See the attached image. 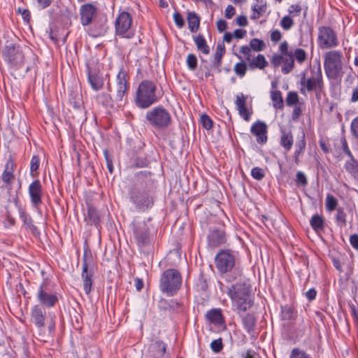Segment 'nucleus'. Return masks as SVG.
<instances>
[{
  "instance_id": "22",
  "label": "nucleus",
  "mask_w": 358,
  "mask_h": 358,
  "mask_svg": "<svg viewBox=\"0 0 358 358\" xmlns=\"http://www.w3.org/2000/svg\"><path fill=\"white\" fill-rule=\"evenodd\" d=\"M280 145L285 152H289L294 144V136L290 129L281 127L280 129Z\"/></svg>"
},
{
  "instance_id": "33",
  "label": "nucleus",
  "mask_w": 358,
  "mask_h": 358,
  "mask_svg": "<svg viewBox=\"0 0 358 358\" xmlns=\"http://www.w3.org/2000/svg\"><path fill=\"white\" fill-rule=\"evenodd\" d=\"M96 99L99 103H101L103 106L108 108H113L114 107V97L111 96L110 94L102 92L97 95Z\"/></svg>"
},
{
  "instance_id": "32",
  "label": "nucleus",
  "mask_w": 358,
  "mask_h": 358,
  "mask_svg": "<svg viewBox=\"0 0 358 358\" xmlns=\"http://www.w3.org/2000/svg\"><path fill=\"white\" fill-rule=\"evenodd\" d=\"M194 43L196 45L197 49L202 52L205 55H208L210 52V48L207 45L206 41L203 35L199 34L194 37Z\"/></svg>"
},
{
  "instance_id": "43",
  "label": "nucleus",
  "mask_w": 358,
  "mask_h": 358,
  "mask_svg": "<svg viewBox=\"0 0 358 358\" xmlns=\"http://www.w3.org/2000/svg\"><path fill=\"white\" fill-rule=\"evenodd\" d=\"M200 122L202 126L207 130L212 129L213 126L212 119L206 114H202L201 115Z\"/></svg>"
},
{
  "instance_id": "20",
  "label": "nucleus",
  "mask_w": 358,
  "mask_h": 358,
  "mask_svg": "<svg viewBox=\"0 0 358 358\" xmlns=\"http://www.w3.org/2000/svg\"><path fill=\"white\" fill-rule=\"evenodd\" d=\"M28 192L32 206L38 209L42 203L43 187L39 180H34L28 187Z\"/></svg>"
},
{
  "instance_id": "6",
  "label": "nucleus",
  "mask_w": 358,
  "mask_h": 358,
  "mask_svg": "<svg viewBox=\"0 0 358 358\" xmlns=\"http://www.w3.org/2000/svg\"><path fill=\"white\" fill-rule=\"evenodd\" d=\"M145 119L152 127L158 129L168 128L172 122L171 114L162 106L148 110L145 114Z\"/></svg>"
},
{
  "instance_id": "5",
  "label": "nucleus",
  "mask_w": 358,
  "mask_h": 358,
  "mask_svg": "<svg viewBox=\"0 0 358 358\" xmlns=\"http://www.w3.org/2000/svg\"><path fill=\"white\" fill-rule=\"evenodd\" d=\"M182 277L180 272L174 268L166 270L160 279V289L169 296H173L180 289Z\"/></svg>"
},
{
  "instance_id": "26",
  "label": "nucleus",
  "mask_w": 358,
  "mask_h": 358,
  "mask_svg": "<svg viewBox=\"0 0 358 358\" xmlns=\"http://www.w3.org/2000/svg\"><path fill=\"white\" fill-rule=\"evenodd\" d=\"M206 319L211 323L222 325L224 323L222 311L220 308H213L206 314Z\"/></svg>"
},
{
  "instance_id": "8",
  "label": "nucleus",
  "mask_w": 358,
  "mask_h": 358,
  "mask_svg": "<svg viewBox=\"0 0 358 358\" xmlns=\"http://www.w3.org/2000/svg\"><path fill=\"white\" fill-rule=\"evenodd\" d=\"M312 76L310 78H306L305 73H303L300 85V92L302 94H306V92H315L320 93L324 88V83L322 78V73L320 64H318L317 71L312 70Z\"/></svg>"
},
{
  "instance_id": "11",
  "label": "nucleus",
  "mask_w": 358,
  "mask_h": 358,
  "mask_svg": "<svg viewBox=\"0 0 358 358\" xmlns=\"http://www.w3.org/2000/svg\"><path fill=\"white\" fill-rule=\"evenodd\" d=\"M129 88L127 72L121 68L116 76L115 90L113 94L117 106H121L127 101V94Z\"/></svg>"
},
{
  "instance_id": "44",
  "label": "nucleus",
  "mask_w": 358,
  "mask_h": 358,
  "mask_svg": "<svg viewBox=\"0 0 358 358\" xmlns=\"http://www.w3.org/2000/svg\"><path fill=\"white\" fill-rule=\"evenodd\" d=\"M299 102V96L296 92H289L286 98V103L289 106L296 105Z\"/></svg>"
},
{
  "instance_id": "30",
  "label": "nucleus",
  "mask_w": 358,
  "mask_h": 358,
  "mask_svg": "<svg viewBox=\"0 0 358 358\" xmlns=\"http://www.w3.org/2000/svg\"><path fill=\"white\" fill-rule=\"evenodd\" d=\"M297 317V312L294 307L285 305L281 308V317L283 320H294Z\"/></svg>"
},
{
  "instance_id": "13",
  "label": "nucleus",
  "mask_w": 358,
  "mask_h": 358,
  "mask_svg": "<svg viewBox=\"0 0 358 358\" xmlns=\"http://www.w3.org/2000/svg\"><path fill=\"white\" fill-rule=\"evenodd\" d=\"M132 18L127 12H122L115 20V27L117 35L122 37L131 38L134 32L131 29Z\"/></svg>"
},
{
  "instance_id": "64",
  "label": "nucleus",
  "mask_w": 358,
  "mask_h": 358,
  "mask_svg": "<svg viewBox=\"0 0 358 358\" xmlns=\"http://www.w3.org/2000/svg\"><path fill=\"white\" fill-rule=\"evenodd\" d=\"M350 243L353 248L358 250V235L355 234L350 236Z\"/></svg>"
},
{
  "instance_id": "34",
  "label": "nucleus",
  "mask_w": 358,
  "mask_h": 358,
  "mask_svg": "<svg viewBox=\"0 0 358 358\" xmlns=\"http://www.w3.org/2000/svg\"><path fill=\"white\" fill-rule=\"evenodd\" d=\"M310 224L314 231H321L324 227V219L318 214L313 215L310 220Z\"/></svg>"
},
{
  "instance_id": "24",
  "label": "nucleus",
  "mask_w": 358,
  "mask_h": 358,
  "mask_svg": "<svg viewBox=\"0 0 358 358\" xmlns=\"http://www.w3.org/2000/svg\"><path fill=\"white\" fill-rule=\"evenodd\" d=\"M15 166L13 160L10 157L5 164V169L1 176L2 180L7 185L11 184L15 178L13 174Z\"/></svg>"
},
{
  "instance_id": "19",
  "label": "nucleus",
  "mask_w": 358,
  "mask_h": 358,
  "mask_svg": "<svg viewBox=\"0 0 358 358\" xmlns=\"http://www.w3.org/2000/svg\"><path fill=\"white\" fill-rule=\"evenodd\" d=\"M208 245L210 248H217L227 242V237L224 229L221 227H213L208 234Z\"/></svg>"
},
{
  "instance_id": "52",
  "label": "nucleus",
  "mask_w": 358,
  "mask_h": 358,
  "mask_svg": "<svg viewBox=\"0 0 358 358\" xmlns=\"http://www.w3.org/2000/svg\"><path fill=\"white\" fill-rule=\"evenodd\" d=\"M264 10H265V6H257V5H255L252 7L253 13L250 16L251 19L252 20H257V19H259L260 17V16H261V13L262 12H264Z\"/></svg>"
},
{
  "instance_id": "1",
  "label": "nucleus",
  "mask_w": 358,
  "mask_h": 358,
  "mask_svg": "<svg viewBox=\"0 0 358 358\" xmlns=\"http://www.w3.org/2000/svg\"><path fill=\"white\" fill-rule=\"evenodd\" d=\"M227 294L239 315L246 312L253 305L250 286L246 282H239L231 285L228 288Z\"/></svg>"
},
{
  "instance_id": "2",
  "label": "nucleus",
  "mask_w": 358,
  "mask_h": 358,
  "mask_svg": "<svg viewBox=\"0 0 358 358\" xmlns=\"http://www.w3.org/2000/svg\"><path fill=\"white\" fill-rule=\"evenodd\" d=\"M157 86L151 80H143L136 92L134 102L141 109H146L157 103L159 96L157 94Z\"/></svg>"
},
{
  "instance_id": "4",
  "label": "nucleus",
  "mask_w": 358,
  "mask_h": 358,
  "mask_svg": "<svg viewBox=\"0 0 358 358\" xmlns=\"http://www.w3.org/2000/svg\"><path fill=\"white\" fill-rule=\"evenodd\" d=\"M343 56L341 51L331 50L324 56V68L327 76L329 79L341 78L343 74Z\"/></svg>"
},
{
  "instance_id": "48",
  "label": "nucleus",
  "mask_w": 358,
  "mask_h": 358,
  "mask_svg": "<svg viewBox=\"0 0 358 358\" xmlns=\"http://www.w3.org/2000/svg\"><path fill=\"white\" fill-rule=\"evenodd\" d=\"M187 65L191 71H194L197 68V58L194 54L187 55Z\"/></svg>"
},
{
  "instance_id": "63",
  "label": "nucleus",
  "mask_w": 358,
  "mask_h": 358,
  "mask_svg": "<svg viewBox=\"0 0 358 358\" xmlns=\"http://www.w3.org/2000/svg\"><path fill=\"white\" fill-rule=\"evenodd\" d=\"M236 13L235 8L231 5H228L225 9L224 15L227 19H231Z\"/></svg>"
},
{
  "instance_id": "55",
  "label": "nucleus",
  "mask_w": 358,
  "mask_h": 358,
  "mask_svg": "<svg viewBox=\"0 0 358 358\" xmlns=\"http://www.w3.org/2000/svg\"><path fill=\"white\" fill-rule=\"evenodd\" d=\"M173 20H174V22H175L176 26L178 28H182L184 27L185 21H184V19H183L182 15L179 12H178V11L175 12L173 13Z\"/></svg>"
},
{
  "instance_id": "59",
  "label": "nucleus",
  "mask_w": 358,
  "mask_h": 358,
  "mask_svg": "<svg viewBox=\"0 0 358 358\" xmlns=\"http://www.w3.org/2000/svg\"><path fill=\"white\" fill-rule=\"evenodd\" d=\"M239 115L245 120L249 121L250 120V116L252 113L248 110L247 107L242 108L238 110Z\"/></svg>"
},
{
  "instance_id": "42",
  "label": "nucleus",
  "mask_w": 358,
  "mask_h": 358,
  "mask_svg": "<svg viewBox=\"0 0 358 358\" xmlns=\"http://www.w3.org/2000/svg\"><path fill=\"white\" fill-rule=\"evenodd\" d=\"M294 59L296 58L299 64H303L307 59V54L306 51L301 48H296L293 52Z\"/></svg>"
},
{
  "instance_id": "36",
  "label": "nucleus",
  "mask_w": 358,
  "mask_h": 358,
  "mask_svg": "<svg viewBox=\"0 0 358 358\" xmlns=\"http://www.w3.org/2000/svg\"><path fill=\"white\" fill-rule=\"evenodd\" d=\"M87 219L90 224L97 225L100 221L97 210L92 206H89L87 208Z\"/></svg>"
},
{
  "instance_id": "41",
  "label": "nucleus",
  "mask_w": 358,
  "mask_h": 358,
  "mask_svg": "<svg viewBox=\"0 0 358 358\" xmlns=\"http://www.w3.org/2000/svg\"><path fill=\"white\" fill-rule=\"evenodd\" d=\"M306 145V141L305 138V134L304 132H303L301 138L297 141L295 143V150L294 154H295V155H301L303 153V150H305Z\"/></svg>"
},
{
  "instance_id": "25",
  "label": "nucleus",
  "mask_w": 358,
  "mask_h": 358,
  "mask_svg": "<svg viewBox=\"0 0 358 358\" xmlns=\"http://www.w3.org/2000/svg\"><path fill=\"white\" fill-rule=\"evenodd\" d=\"M18 211L20 217L23 222L24 226L27 229H29L33 234H36L38 232L37 227L33 224V220L31 216L27 213L25 210L20 206H18Z\"/></svg>"
},
{
  "instance_id": "28",
  "label": "nucleus",
  "mask_w": 358,
  "mask_h": 358,
  "mask_svg": "<svg viewBox=\"0 0 358 358\" xmlns=\"http://www.w3.org/2000/svg\"><path fill=\"white\" fill-rule=\"evenodd\" d=\"M187 20L190 31L196 32L200 24V19L197 14L194 12H188Z\"/></svg>"
},
{
  "instance_id": "51",
  "label": "nucleus",
  "mask_w": 358,
  "mask_h": 358,
  "mask_svg": "<svg viewBox=\"0 0 358 358\" xmlns=\"http://www.w3.org/2000/svg\"><path fill=\"white\" fill-rule=\"evenodd\" d=\"M246 101L247 97L243 94L236 95L235 104L236 106L237 110L245 107Z\"/></svg>"
},
{
  "instance_id": "38",
  "label": "nucleus",
  "mask_w": 358,
  "mask_h": 358,
  "mask_svg": "<svg viewBox=\"0 0 358 358\" xmlns=\"http://www.w3.org/2000/svg\"><path fill=\"white\" fill-rule=\"evenodd\" d=\"M225 53V48L224 45H217L216 52L214 57V66L219 68L222 64V58Z\"/></svg>"
},
{
  "instance_id": "15",
  "label": "nucleus",
  "mask_w": 358,
  "mask_h": 358,
  "mask_svg": "<svg viewBox=\"0 0 358 358\" xmlns=\"http://www.w3.org/2000/svg\"><path fill=\"white\" fill-rule=\"evenodd\" d=\"M134 239L139 248L145 247L150 243V230L145 222L133 223Z\"/></svg>"
},
{
  "instance_id": "58",
  "label": "nucleus",
  "mask_w": 358,
  "mask_h": 358,
  "mask_svg": "<svg viewBox=\"0 0 358 358\" xmlns=\"http://www.w3.org/2000/svg\"><path fill=\"white\" fill-rule=\"evenodd\" d=\"M350 131L353 136L358 138V116L352 120L350 125Z\"/></svg>"
},
{
  "instance_id": "27",
  "label": "nucleus",
  "mask_w": 358,
  "mask_h": 358,
  "mask_svg": "<svg viewBox=\"0 0 358 358\" xmlns=\"http://www.w3.org/2000/svg\"><path fill=\"white\" fill-rule=\"evenodd\" d=\"M87 76L88 81L92 89L97 91L103 87V78L95 71H92L89 66H87Z\"/></svg>"
},
{
  "instance_id": "56",
  "label": "nucleus",
  "mask_w": 358,
  "mask_h": 358,
  "mask_svg": "<svg viewBox=\"0 0 358 358\" xmlns=\"http://www.w3.org/2000/svg\"><path fill=\"white\" fill-rule=\"evenodd\" d=\"M296 182L301 186H306L308 184V180L306 175L301 172L298 171L296 175Z\"/></svg>"
},
{
  "instance_id": "7",
  "label": "nucleus",
  "mask_w": 358,
  "mask_h": 358,
  "mask_svg": "<svg viewBox=\"0 0 358 358\" xmlns=\"http://www.w3.org/2000/svg\"><path fill=\"white\" fill-rule=\"evenodd\" d=\"M280 55L274 54L271 59V62L274 67L282 66V72L284 74H288L294 67V59L292 51L289 50L288 43L285 41L279 46Z\"/></svg>"
},
{
  "instance_id": "61",
  "label": "nucleus",
  "mask_w": 358,
  "mask_h": 358,
  "mask_svg": "<svg viewBox=\"0 0 358 358\" xmlns=\"http://www.w3.org/2000/svg\"><path fill=\"white\" fill-rule=\"evenodd\" d=\"M301 6L298 4L291 5L289 8L288 12L289 14H292L293 16L298 15L301 11Z\"/></svg>"
},
{
  "instance_id": "57",
  "label": "nucleus",
  "mask_w": 358,
  "mask_h": 358,
  "mask_svg": "<svg viewBox=\"0 0 358 358\" xmlns=\"http://www.w3.org/2000/svg\"><path fill=\"white\" fill-rule=\"evenodd\" d=\"M104 157L106 158L107 167L110 173L113 171V159L112 157L110 155L108 151L107 150H105L103 151Z\"/></svg>"
},
{
  "instance_id": "47",
  "label": "nucleus",
  "mask_w": 358,
  "mask_h": 358,
  "mask_svg": "<svg viewBox=\"0 0 358 358\" xmlns=\"http://www.w3.org/2000/svg\"><path fill=\"white\" fill-rule=\"evenodd\" d=\"M236 74L240 77H243L247 71V65L244 62L237 63L234 66Z\"/></svg>"
},
{
  "instance_id": "3",
  "label": "nucleus",
  "mask_w": 358,
  "mask_h": 358,
  "mask_svg": "<svg viewBox=\"0 0 358 358\" xmlns=\"http://www.w3.org/2000/svg\"><path fill=\"white\" fill-rule=\"evenodd\" d=\"M31 322L38 329L40 335H52L55 329V315L46 313L39 306H34L31 313Z\"/></svg>"
},
{
  "instance_id": "40",
  "label": "nucleus",
  "mask_w": 358,
  "mask_h": 358,
  "mask_svg": "<svg viewBox=\"0 0 358 358\" xmlns=\"http://www.w3.org/2000/svg\"><path fill=\"white\" fill-rule=\"evenodd\" d=\"M325 204L327 210L331 212L337 209L338 200L332 194H328L326 198Z\"/></svg>"
},
{
  "instance_id": "35",
  "label": "nucleus",
  "mask_w": 358,
  "mask_h": 358,
  "mask_svg": "<svg viewBox=\"0 0 358 358\" xmlns=\"http://www.w3.org/2000/svg\"><path fill=\"white\" fill-rule=\"evenodd\" d=\"M271 98L273 101V106L276 109H282L284 107L282 93L279 90L271 91Z\"/></svg>"
},
{
  "instance_id": "21",
  "label": "nucleus",
  "mask_w": 358,
  "mask_h": 358,
  "mask_svg": "<svg viewBox=\"0 0 358 358\" xmlns=\"http://www.w3.org/2000/svg\"><path fill=\"white\" fill-rule=\"evenodd\" d=\"M250 132L257 136V142L259 144L266 143L267 126L264 122L257 121L255 122L250 128Z\"/></svg>"
},
{
  "instance_id": "12",
  "label": "nucleus",
  "mask_w": 358,
  "mask_h": 358,
  "mask_svg": "<svg viewBox=\"0 0 358 358\" xmlns=\"http://www.w3.org/2000/svg\"><path fill=\"white\" fill-rule=\"evenodd\" d=\"M2 56L13 66L20 67L24 62L22 49L17 44L7 43L2 50Z\"/></svg>"
},
{
  "instance_id": "50",
  "label": "nucleus",
  "mask_w": 358,
  "mask_h": 358,
  "mask_svg": "<svg viewBox=\"0 0 358 358\" xmlns=\"http://www.w3.org/2000/svg\"><path fill=\"white\" fill-rule=\"evenodd\" d=\"M40 166V159L37 155H34L31 159L30 163V171L33 177H34V173L36 172Z\"/></svg>"
},
{
  "instance_id": "16",
  "label": "nucleus",
  "mask_w": 358,
  "mask_h": 358,
  "mask_svg": "<svg viewBox=\"0 0 358 358\" xmlns=\"http://www.w3.org/2000/svg\"><path fill=\"white\" fill-rule=\"evenodd\" d=\"M36 297L39 303L43 306L48 308L54 307L59 301L58 294L57 292H48L45 282H43L40 285Z\"/></svg>"
},
{
  "instance_id": "17",
  "label": "nucleus",
  "mask_w": 358,
  "mask_h": 358,
  "mask_svg": "<svg viewBox=\"0 0 358 358\" xmlns=\"http://www.w3.org/2000/svg\"><path fill=\"white\" fill-rule=\"evenodd\" d=\"M83 260V263L81 277L83 281L85 292L87 294H89L91 292L92 287V278L93 276V272L92 271L88 270L90 262L92 260V255L90 254H87V251H85Z\"/></svg>"
},
{
  "instance_id": "29",
  "label": "nucleus",
  "mask_w": 358,
  "mask_h": 358,
  "mask_svg": "<svg viewBox=\"0 0 358 358\" xmlns=\"http://www.w3.org/2000/svg\"><path fill=\"white\" fill-rule=\"evenodd\" d=\"M344 167L346 171L358 181V162L355 157L347 160Z\"/></svg>"
},
{
  "instance_id": "31",
  "label": "nucleus",
  "mask_w": 358,
  "mask_h": 358,
  "mask_svg": "<svg viewBox=\"0 0 358 358\" xmlns=\"http://www.w3.org/2000/svg\"><path fill=\"white\" fill-rule=\"evenodd\" d=\"M268 62L263 55H258L256 58L250 59L249 62V66L251 69H264L268 66Z\"/></svg>"
},
{
  "instance_id": "49",
  "label": "nucleus",
  "mask_w": 358,
  "mask_h": 358,
  "mask_svg": "<svg viewBox=\"0 0 358 358\" xmlns=\"http://www.w3.org/2000/svg\"><path fill=\"white\" fill-rule=\"evenodd\" d=\"M251 176L253 178L257 180H261L264 178L265 173L263 169L259 167H254L251 170Z\"/></svg>"
},
{
  "instance_id": "60",
  "label": "nucleus",
  "mask_w": 358,
  "mask_h": 358,
  "mask_svg": "<svg viewBox=\"0 0 358 358\" xmlns=\"http://www.w3.org/2000/svg\"><path fill=\"white\" fill-rule=\"evenodd\" d=\"M341 142L342 144V148L344 153H345L349 157L350 159L353 158L354 157L348 147L346 139L345 138H342Z\"/></svg>"
},
{
  "instance_id": "46",
  "label": "nucleus",
  "mask_w": 358,
  "mask_h": 358,
  "mask_svg": "<svg viewBox=\"0 0 358 358\" xmlns=\"http://www.w3.org/2000/svg\"><path fill=\"white\" fill-rule=\"evenodd\" d=\"M290 358H311L310 355L299 348H294L290 354Z\"/></svg>"
},
{
  "instance_id": "10",
  "label": "nucleus",
  "mask_w": 358,
  "mask_h": 358,
  "mask_svg": "<svg viewBox=\"0 0 358 358\" xmlns=\"http://www.w3.org/2000/svg\"><path fill=\"white\" fill-rule=\"evenodd\" d=\"M236 258L231 250H221L215 257V265L221 274L234 273Z\"/></svg>"
},
{
  "instance_id": "37",
  "label": "nucleus",
  "mask_w": 358,
  "mask_h": 358,
  "mask_svg": "<svg viewBox=\"0 0 358 358\" xmlns=\"http://www.w3.org/2000/svg\"><path fill=\"white\" fill-rule=\"evenodd\" d=\"M336 211H337L336 215V224L341 228L345 227L346 224H347V220H346L347 215L344 212L343 208H338L336 209Z\"/></svg>"
},
{
  "instance_id": "53",
  "label": "nucleus",
  "mask_w": 358,
  "mask_h": 358,
  "mask_svg": "<svg viewBox=\"0 0 358 358\" xmlns=\"http://www.w3.org/2000/svg\"><path fill=\"white\" fill-rule=\"evenodd\" d=\"M210 348L215 353L220 352L223 348L222 338L213 340L210 343Z\"/></svg>"
},
{
  "instance_id": "54",
  "label": "nucleus",
  "mask_w": 358,
  "mask_h": 358,
  "mask_svg": "<svg viewBox=\"0 0 358 358\" xmlns=\"http://www.w3.org/2000/svg\"><path fill=\"white\" fill-rule=\"evenodd\" d=\"M196 287L199 290L206 291L208 288L207 281L203 275H200L196 282Z\"/></svg>"
},
{
  "instance_id": "45",
  "label": "nucleus",
  "mask_w": 358,
  "mask_h": 358,
  "mask_svg": "<svg viewBox=\"0 0 358 358\" xmlns=\"http://www.w3.org/2000/svg\"><path fill=\"white\" fill-rule=\"evenodd\" d=\"M294 24V20L288 15L284 16L280 22V26L285 30L290 29L293 27Z\"/></svg>"
},
{
  "instance_id": "39",
  "label": "nucleus",
  "mask_w": 358,
  "mask_h": 358,
  "mask_svg": "<svg viewBox=\"0 0 358 358\" xmlns=\"http://www.w3.org/2000/svg\"><path fill=\"white\" fill-rule=\"evenodd\" d=\"M250 46L255 52H260L265 49L266 44L264 41L254 38L250 42Z\"/></svg>"
},
{
  "instance_id": "9",
  "label": "nucleus",
  "mask_w": 358,
  "mask_h": 358,
  "mask_svg": "<svg viewBox=\"0 0 358 358\" xmlns=\"http://www.w3.org/2000/svg\"><path fill=\"white\" fill-rule=\"evenodd\" d=\"M139 185V183H135L129 191V198L138 211H145L152 207L154 199L150 192L142 190Z\"/></svg>"
},
{
  "instance_id": "18",
  "label": "nucleus",
  "mask_w": 358,
  "mask_h": 358,
  "mask_svg": "<svg viewBox=\"0 0 358 358\" xmlns=\"http://www.w3.org/2000/svg\"><path fill=\"white\" fill-rule=\"evenodd\" d=\"M97 10V7L92 3L82 5L79 10L81 24L86 27L92 24L96 16Z\"/></svg>"
},
{
  "instance_id": "62",
  "label": "nucleus",
  "mask_w": 358,
  "mask_h": 358,
  "mask_svg": "<svg viewBox=\"0 0 358 358\" xmlns=\"http://www.w3.org/2000/svg\"><path fill=\"white\" fill-rule=\"evenodd\" d=\"M281 38H282V34H281V32L278 29L273 30L271 32V40L273 42L276 43V42L279 41L281 39Z\"/></svg>"
},
{
  "instance_id": "23",
  "label": "nucleus",
  "mask_w": 358,
  "mask_h": 358,
  "mask_svg": "<svg viewBox=\"0 0 358 358\" xmlns=\"http://www.w3.org/2000/svg\"><path fill=\"white\" fill-rule=\"evenodd\" d=\"M242 324L245 330L249 334H252L257 323V317L253 313L241 315Z\"/></svg>"
},
{
  "instance_id": "14",
  "label": "nucleus",
  "mask_w": 358,
  "mask_h": 358,
  "mask_svg": "<svg viewBox=\"0 0 358 358\" xmlns=\"http://www.w3.org/2000/svg\"><path fill=\"white\" fill-rule=\"evenodd\" d=\"M317 43L322 49L334 48L339 43L335 31L329 27L319 29Z\"/></svg>"
}]
</instances>
